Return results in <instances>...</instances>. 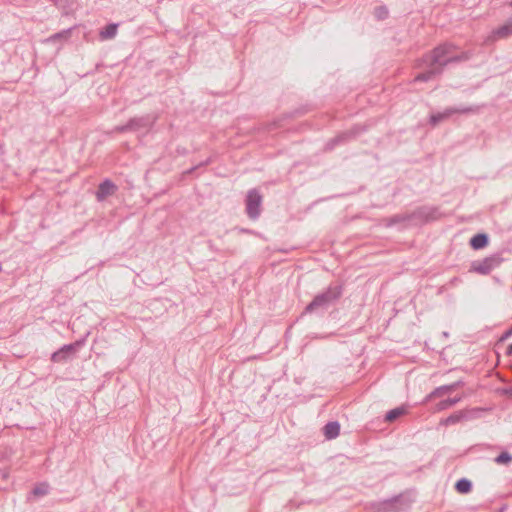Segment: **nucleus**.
<instances>
[{
    "label": "nucleus",
    "instance_id": "26",
    "mask_svg": "<svg viewBox=\"0 0 512 512\" xmlns=\"http://www.w3.org/2000/svg\"><path fill=\"white\" fill-rule=\"evenodd\" d=\"M68 358V355H66L65 352H63L61 350V348L57 351H55L52 355H51V360L53 362H62V361H65L66 359Z\"/></svg>",
    "mask_w": 512,
    "mask_h": 512
},
{
    "label": "nucleus",
    "instance_id": "16",
    "mask_svg": "<svg viewBox=\"0 0 512 512\" xmlns=\"http://www.w3.org/2000/svg\"><path fill=\"white\" fill-rule=\"evenodd\" d=\"M488 244V236L486 234H476L470 240V245L474 249H481Z\"/></svg>",
    "mask_w": 512,
    "mask_h": 512
},
{
    "label": "nucleus",
    "instance_id": "10",
    "mask_svg": "<svg viewBox=\"0 0 512 512\" xmlns=\"http://www.w3.org/2000/svg\"><path fill=\"white\" fill-rule=\"evenodd\" d=\"M117 190V186L109 179H105L98 186L96 198L98 201L105 200L108 196L113 195Z\"/></svg>",
    "mask_w": 512,
    "mask_h": 512
},
{
    "label": "nucleus",
    "instance_id": "30",
    "mask_svg": "<svg viewBox=\"0 0 512 512\" xmlns=\"http://www.w3.org/2000/svg\"><path fill=\"white\" fill-rule=\"evenodd\" d=\"M210 162V159H207L204 164H208ZM201 165H203V163H201Z\"/></svg>",
    "mask_w": 512,
    "mask_h": 512
},
{
    "label": "nucleus",
    "instance_id": "21",
    "mask_svg": "<svg viewBox=\"0 0 512 512\" xmlns=\"http://www.w3.org/2000/svg\"><path fill=\"white\" fill-rule=\"evenodd\" d=\"M49 484L46 483V482H42V483H39L37 484L33 490H32V494L35 496V497H41V496H45L49 493Z\"/></svg>",
    "mask_w": 512,
    "mask_h": 512
},
{
    "label": "nucleus",
    "instance_id": "17",
    "mask_svg": "<svg viewBox=\"0 0 512 512\" xmlns=\"http://www.w3.org/2000/svg\"><path fill=\"white\" fill-rule=\"evenodd\" d=\"M461 399H462L461 396H457V397H454V398H449V399L442 400V401H440L439 403L436 404L435 410L436 411L446 410V409L454 406L458 402H460Z\"/></svg>",
    "mask_w": 512,
    "mask_h": 512
},
{
    "label": "nucleus",
    "instance_id": "20",
    "mask_svg": "<svg viewBox=\"0 0 512 512\" xmlns=\"http://www.w3.org/2000/svg\"><path fill=\"white\" fill-rule=\"evenodd\" d=\"M71 31H72V28H69V29L63 30L61 32L55 33V34L51 35L50 37H48L46 39V42L54 43V42L60 41V40L66 41L70 38Z\"/></svg>",
    "mask_w": 512,
    "mask_h": 512
},
{
    "label": "nucleus",
    "instance_id": "25",
    "mask_svg": "<svg viewBox=\"0 0 512 512\" xmlns=\"http://www.w3.org/2000/svg\"><path fill=\"white\" fill-rule=\"evenodd\" d=\"M352 132H346V133H343L339 136H337L336 138H334L328 145H329V148H333L336 144L338 143H341L343 142L345 139L349 138L352 136Z\"/></svg>",
    "mask_w": 512,
    "mask_h": 512
},
{
    "label": "nucleus",
    "instance_id": "11",
    "mask_svg": "<svg viewBox=\"0 0 512 512\" xmlns=\"http://www.w3.org/2000/svg\"><path fill=\"white\" fill-rule=\"evenodd\" d=\"M462 385H463V382L456 381V382L448 384V385H443V386L437 387L428 395L427 398L432 399V398H436V397H442L446 393H450V392L456 390L457 388L461 387Z\"/></svg>",
    "mask_w": 512,
    "mask_h": 512
},
{
    "label": "nucleus",
    "instance_id": "8",
    "mask_svg": "<svg viewBox=\"0 0 512 512\" xmlns=\"http://www.w3.org/2000/svg\"><path fill=\"white\" fill-rule=\"evenodd\" d=\"M512 35V17H510L503 25L494 29L486 38V42H495L498 39L507 38Z\"/></svg>",
    "mask_w": 512,
    "mask_h": 512
},
{
    "label": "nucleus",
    "instance_id": "2",
    "mask_svg": "<svg viewBox=\"0 0 512 512\" xmlns=\"http://www.w3.org/2000/svg\"><path fill=\"white\" fill-rule=\"evenodd\" d=\"M342 295V286L330 285L325 291L317 294L306 306L305 313H314L327 310L337 302Z\"/></svg>",
    "mask_w": 512,
    "mask_h": 512
},
{
    "label": "nucleus",
    "instance_id": "13",
    "mask_svg": "<svg viewBox=\"0 0 512 512\" xmlns=\"http://www.w3.org/2000/svg\"><path fill=\"white\" fill-rule=\"evenodd\" d=\"M373 512H399L398 500H386L379 503Z\"/></svg>",
    "mask_w": 512,
    "mask_h": 512
},
{
    "label": "nucleus",
    "instance_id": "5",
    "mask_svg": "<svg viewBox=\"0 0 512 512\" xmlns=\"http://www.w3.org/2000/svg\"><path fill=\"white\" fill-rule=\"evenodd\" d=\"M475 111L476 109L471 106L449 107L446 108L443 112L432 114L430 116V123L432 125H437L438 123L451 117L453 114H468Z\"/></svg>",
    "mask_w": 512,
    "mask_h": 512
},
{
    "label": "nucleus",
    "instance_id": "22",
    "mask_svg": "<svg viewBox=\"0 0 512 512\" xmlns=\"http://www.w3.org/2000/svg\"><path fill=\"white\" fill-rule=\"evenodd\" d=\"M404 413H405V409L403 407H397V408L392 409L389 412H387V414L385 416V420L392 422V421L396 420L397 418H399Z\"/></svg>",
    "mask_w": 512,
    "mask_h": 512
},
{
    "label": "nucleus",
    "instance_id": "1",
    "mask_svg": "<svg viewBox=\"0 0 512 512\" xmlns=\"http://www.w3.org/2000/svg\"><path fill=\"white\" fill-rule=\"evenodd\" d=\"M456 46L451 43H443L437 47H435L430 53L425 54L421 58V62L423 63H432L433 65H437L444 70L445 66L450 63H458L462 61H466L470 58L469 52H461L460 54H455Z\"/></svg>",
    "mask_w": 512,
    "mask_h": 512
},
{
    "label": "nucleus",
    "instance_id": "31",
    "mask_svg": "<svg viewBox=\"0 0 512 512\" xmlns=\"http://www.w3.org/2000/svg\"><path fill=\"white\" fill-rule=\"evenodd\" d=\"M509 6L512 7V1L509 3Z\"/></svg>",
    "mask_w": 512,
    "mask_h": 512
},
{
    "label": "nucleus",
    "instance_id": "6",
    "mask_svg": "<svg viewBox=\"0 0 512 512\" xmlns=\"http://www.w3.org/2000/svg\"><path fill=\"white\" fill-rule=\"evenodd\" d=\"M502 262V259L499 255H492L490 257H486L481 261H476L472 264V270L479 274H489L493 269L498 267Z\"/></svg>",
    "mask_w": 512,
    "mask_h": 512
},
{
    "label": "nucleus",
    "instance_id": "27",
    "mask_svg": "<svg viewBox=\"0 0 512 512\" xmlns=\"http://www.w3.org/2000/svg\"><path fill=\"white\" fill-rule=\"evenodd\" d=\"M375 16L379 20H384L388 17V9L385 6H379L375 9Z\"/></svg>",
    "mask_w": 512,
    "mask_h": 512
},
{
    "label": "nucleus",
    "instance_id": "28",
    "mask_svg": "<svg viewBox=\"0 0 512 512\" xmlns=\"http://www.w3.org/2000/svg\"><path fill=\"white\" fill-rule=\"evenodd\" d=\"M512 336V326L504 332L501 336L500 341H505Z\"/></svg>",
    "mask_w": 512,
    "mask_h": 512
},
{
    "label": "nucleus",
    "instance_id": "14",
    "mask_svg": "<svg viewBox=\"0 0 512 512\" xmlns=\"http://www.w3.org/2000/svg\"><path fill=\"white\" fill-rule=\"evenodd\" d=\"M323 433L327 439H335L340 433V424L337 421L328 422L323 428Z\"/></svg>",
    "mask_w": 512,
    "mask_h": 512
},
{
    "label": "nucleus",
    "instance_id": "4",
    "mask_svg": "<svg viewBox=\"0 0 512 512\" xmlns=\"http://www.w3.org/2000/svg\"><path fill=\"white\" fill-rule=\"evenodd\" d=\"M246 213L252 220L258 219L261 214L262 195L256 189L248 191L246 196Z\"/></svg>",
    "mask_w": 512,
    "mask_h": 512
},
{
    "label": "nucleus",
    "instance_id": "3",
    "mask_svg": "<svg viewBox=\"0 0 512 512\" xmlns=\"http://www.w3.org/2000/svg\"><path fill=\"white\" fill-rule=\"evenodd\" d=\"M156 121V117L145 115L141 117L131 118L125 125H119L114 128L115 132L124 133L128 131L133 132H147L149 131Z\"/></svg>",
    "mask_w": 512,
    "mask_h": 512
},
{
    "label": "nucleus",
    "instance_id": "23",
    "mask_svg": "<svg viewBox=\"0 0 512 512\" xmlns=\"http://www.w3.org/2000/svg\"><path fill=\"white\" fill-rule=\"evenodd\" d=\"M82 344V341H76L75 343L62 346L61 350L65 352L66 355H68L69 357L70 355L74 354L77 351L78 347H80Z\"/></svg>",
    "mask_w": 512,
    "mask_h": 512
},
{
    "label": "nucleus",
    "instance_id": "24",
    "mask_svg": "<svg viewBox=\"0 0 512 512\" xmlns=\"http://www.w3.org/2000/svg\"><path fill=\"white\" fill-rule=\"evenodd\" d=\"M512 461V456L508 452H502L495 458L497 464H508Z\"/></svg>",
    "mask_w": 512,
    "mask_h": 512
},
{
    "label": "nucleus",
    "instance_id": "9",
    "mask_svg": "<svg viewBox=\"0 0 512 512\" xmlns=\"http://www.w3.org/2000/svg\"><path fill=\"white\" fill-rule=\"evenodd\" d=\"M437 213V209L424 206L416 209L410 214L413 215V221L426 222L436 219Z\"/></svg>",
    "mask_w": 512,
    "mask_h": 512
},
{
    "label": "nucleus",
    "instance_id": "7",
    "mask_svg": "<svg viewBox=\"0 0 512 512\" xmlns=\"http://www.w3.org/2000/svg\"><path fill=\"white\" fill-rule=\"evenodd\" d=\"M415 66L417 68H421L423 66L427 67V70L425 72L419 73L414 79L413 82H427L435 78L436 76L442 74L443 70L441 67H438L437 65H433L432 63H423L421 62V59L417 60Z\"/></svg>",
    "mask_w": 512,
    "mask_h": 512
},
{
    "label": "nucleus",
    "instance_id": "19",
    "mask_svg": "<svg viewBox=\"0 0 512 512\" xmlns=\"http://www.w3.org/2000/svg\"><path fill=\"white\" fill-rule=\"evenodd\" d=\"M465 418V413L463 411H457L450 416H448L446 419L441 421V424L445 426L453 425L458 422H460L462 419Z\"/></svg>",
    "mask_w": 512,
    "mask_h": 512
},
{
    "label": "nucleus",
    "instance_id": "29",
    "mask_svg": "<svg viewBox=\"0 0 512 512\" xmlns=\"http://www.w3.org/2000/svg\"><path fill=\"white\" fill-rule=\"evenodd\" d=\"M506 354H507L508 356L512 355V343L508 346L507 351H506Z\"/></svg>",
    "mask_w": 512,
    "mask_h": 512
},
{
    "label": "nucleus",
    "instance_id": "15",
    "mask_svg": "<svg viewBox=\"0 0 512 512\" xmlns=\"http://www.w3.org/2000/svg\"><path fill=\"white\" fill-rule=\"evenodd\" d=\"M117 31H118L117 23L108 24L99 31V38L101 40L113 39L117 35Z\"/></svg>",
    "mask_w": 512,
    "mask_h": 512
},
{
    "label": "nucleus",
    "instance_id": "12",
    "mask_svg": "<svg viewBox=\"0 0 512 512\" xmlns=\"http://www.w3.org/2000/svg\"><path fill=\"white\" fill-rule=\"evenodd\" d=\"M384 221L387 227H391L393 225L405 224L413 221V215H411L410 213L397 214L392 217L386 218Z\"/></svg>",
    "mask_w": 512,
    "mask_h": 512
},
{
    "label": "nucleus",
    "instance_id": "18",
    "mask_svg": "<svg viewBox=\"0 0 512 512\" xmlns=\"http://www.w3.org/2000/svg\"><path fill=\"white\" fill-rule=\"evenodd\" d=\"M455 489L460 494H467L472 490V483L466 478H461L456 482Z\"/></svg>",
    "mask_w": 512,
    "mask_h": 512
}]
</instances>
